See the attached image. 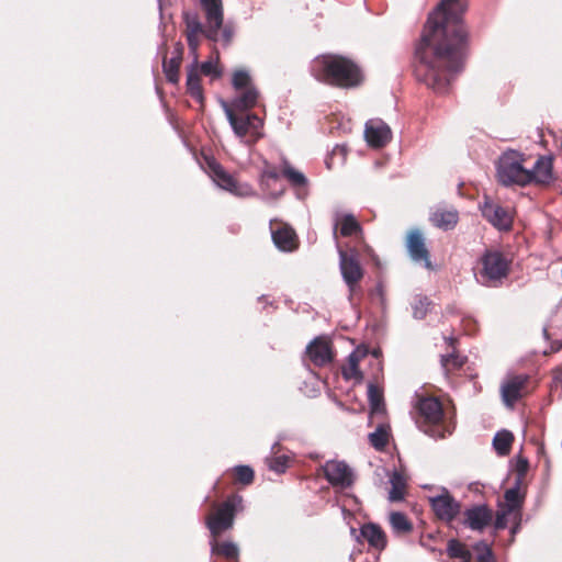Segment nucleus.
Returning a JSON list of instances; mask_svg holds the SVG:
<instances>
[{"label": "nucleus", "instance_id": "obj_26", "mask_svg": "<svg viewBox=\"0 0 562 562\" xmlns=\"http://www.w3.org/2000/svg\"><path fill=\"white\" fill-rule=\"evenodd\" d=\"M187 90L199 102L203 101V90L200 83L199 65L196 57L187 69Z\"/></svg>", "mask_w": 562, "mask_h": 562}, {"label": "nucleus", "instance_id": "obj_27", "mask_svg": "<svg viewBox=\"0 0 562 562\" xmlns=\"http://www.w3.org/2000/svg\"><path fill=\"white\" fill-rule=\"evenodd\" d=\"M340 224V234L342 236H352L362 233V228L359 222L352 214H345L339 217L336 214L335 224H334V238L337 239V227Z\"/></svg>", "mask_w": 562, "mask_h": 562}, {"label": "nucleus", "instance_id": "obj_45", "mask_svg": "<svg viewBox=\"0 0 562 562\" xmlns=\"http://www.w3.org/2000/svg\"><path fill=\"white\" fill-rule=\"evenodd\" d=\"M509 515H514V513H507L506 509L501 508L496 513L495 521H494V528L496 530L505 529L507 526V517Z\"/></svg>", "mask_w": 562, "mask_h": 562}, {"label": "nucleus", "instance_id": "obj_9", "mask_svg": "<svg viewBox=\"0 0 562 562\" xmlns=\"http://www.w3.org/2000/svg\"><path fill=\"white\" fill-rule=\"evenodd\" d=\"M436 517L442 521L451 522L461 513V504L446 487H440V494L428 497Z\"/></svg>", "mask_w": 562, "mask_h": 562}, {"label": "nucleus", "instance_id": "obj_49", "mask_svg": "<svg viewBox=\"0 0 562 562\" xmlns=\"http://www.w3.org/2000/svg\"><path fill=\"white\" fill-rule=\"evenodd\" d=\"M348 362H349V368H350V371H351L352 375L353 376H357V375L360 376L361 374L358 371V358H357V356L353 352L349 355Z\"/></svg>", "mask_w": 562, "mask_h": 562}, {"label": "nucleus", "instance_id": "obj_15", "mask_svg": "<svg viewBox=\"0 0 562 562\" xmlns=\"http://www.w3.org/2000/svg\"><path fill=\"white\" fill-rule=\"evenodd\" d=\"M464 526L471 530H484L493 519L492 509L485 504H479L467 508L463 513Z\"/></svg>", "mask_w": 562, "mask_h": 562}, {"label": "nucleus", "instance_id": "obj_36", "mask_svg": "<svg viewBox=\"0 0 562 562\" xmlns=\"http://www.w3.org/2000/svg\"><path fill=\"white\" fill-rule=\"evenodd\" d=\"M232 86L236 91L254 86L251 76L246 69H237L233 72Z\"/></svg>", "mask_w": 562, "mask_h": 562}, {"label": "nucleus", "instance_id": "obj_5", "mask_svg": "<svg viewBox=\"0 0 562 562\" xmlns=\"http://www.w3.org/2000/svg\"><path fill=\"white\" fill-rule=\"evenodd\" d=\"M525 157L517 150L503 153L496 162V177L505 187L530 184L528 169L524 167Z\"/></svg>", "mask_w": 562, "mask_h": 562}, {"label": "nucleus", "instance_id": "obj_35", "mask_svg": "<svg viewBox=\"0 0 562 562\" xmlns=\"http://www.w3.org/2000/svg\"><path fill=\"white\" fill-rule=\"evenodd\" d=\"M390 524L397 532H409L413 529L412 522L401 512H393L390 515Z\"/></svg>", "mask_w": 562, "mask_h": 562}, {"label": "nucleus", "instance_id": "obj_53", "mask_svg": "<svg viewBox=\"0 0 562 562\" xmlns=\"http://www.w3.org/2000/svg\"><path fill=\"white\" fill-rule=\"evenodd\" d=\"M526 467H527V461H526V460H522V461H521V464H520V467H519V475H518V476H520V477L522 476V473H524V471H525Z\"/></svg>", "mask_w": 562, "mask_h": 562}, {"label": "nucleus", "instance_id": "obj_6", "mask_svg": "<svg viewBox=\"0 0 562 562\" xmlns=\"http://www.w3.org/2000/svg\"><path fill=\"white\" fill-rule=\"evenodd\" d=\"M244 510V499L239 494L227 497L215 510L205 519V525L210 530L212 538H216L223 531L234 526L235 516Z\"/></svg>", "mask_w": 562, "mask_h": 562}, {"label": "nucleus", "instance_id": "obj_55", "mask_svg": "<svg viewBox=\"0 0 562 562\" xmlns=\"http://www.w3.org/2000/svg\"><path fill=\"white\" fill-rule=\"evenodd\" d=\"M542 331H543V337H544L546 339H548V338H549L548 328H547V327H543V330H542Z\"/></svg>", "mask_w": 562, "mask_h": 562}, {"label": "nucleus", "instance_id": "obj_22", "mask_svg": "<svg viewBox=\"0 0 562 562\" xmlns=\"http://www.w3.org/2000/svg\"><path fill=\"white\" fill-rule=\"evenodd\" d=\"M530 183L547 184L552 180V161L550 158L540 156L532 169H528Z\"/></svg>", "mask_w": 562, "mask_h": 562}, {"label": "nucleus", "instance_id": "obj_33", "mask_svg": "<svg viewBox=\"0 0 562 562\" xmlns=\"http://www.w3.org/2000/svg\"><path fill=\"white\" fill-rule=\"evenodd\" d=\"M183 21L187 27V34H203L205 26L201 23L199 16L194 12H183Z\"/></svg>", "mask_w": 562, "mask_h": 562}, {"label": "nucleus", "instance_id": "obj_52", "mask_svg": "<svg viewBox=\"0 0 562 562\" xmlns=\"http://www.w3.org/2000/svg\"><path fill=\"white\" fill-rule=\"evenodd\" d=\"M562 348V341L557 340L553 342L551 347V351H559Z\"/></svg>", "mask_w": 562, "mask_h": 562}, {"label": "nucleus", "instance_id": "obj_31", "mask_svg": "<svg viewBox=\"0 0 562 562\" xmlns=\"http://www.w3.org/2000/svg\"><path fill=\"white\" fill-rule=\"evenodd\" d=\"M514 436L510 431L503 429L496 432L493 439V447L498 456H506L509 453Z\"/></svg>", "mask_w": 562, "mask_h": 562}, {"label": "nucleus", "instance_id": "obj_18", "mask_svg": "<svg viewBox=\"0 0 562 562\" xmlns=\"http://www.w3.org/2000/svg\"><path fill=\"white\" fill-rule=\"evenodd\" d=\"M306 355L317 367H324L333 360L330 346L324 338H315L311 341L306 347Z\"/></svg>", "mask_w": 562, "mask_h": 562}, {"label": "nucleus", "instance_id": "obj_32", "mask_svg": "<svg viewBox=\"0 0 562 562\" xmlns=\"http://www.w3.org/2000/svg\"><path fill=\"white\" fill-rule=\"evenodd\" d=\"M179 56H172L170 59H167L166 56L162 60V70L170 83L179 82V69H180Z\"/></svg>", "mask_w": 562, "mask_h": 562}, {"label": "nucleus", "instance_id": "obj_44", "mask_svg": "<svg viewBox=\"0 0 562 562\" xmlns=\"http://www.w3.org/2000/svg\"><path fill=\"white\" fill-rule=\"evenodd\" d=\"M279 179V173L276 169H272V168H266L262 173H261V177H260V183H261V187L263 189H268L269 188V181L270 180H278Z\"/></svg>", "mask_w": 562, "mask_h": 562}, {"label": "nucleus", "instance_id": "obj_16", "mask_svg": "<svg viewBox=\"0 0 562 562\" xmlns=\"http://www.w3.org/2000/svg\"><path fill=\"white\" fill-rule=\"evenodd\" d=\"M481 212L494 227L498 229H508L512 225V217L509 212L503 206L495 204L490 200H485L481 205Z\"/></svg>", "mask_w": 562, "mask_h": 562}, {"label": "nucleus", "instance_id": "obj_54", "mask_svg": "<svg viewBox=\"0 0 562 562\" xmlns=\"http://www.w3.org/2000/svg\"><path fill=\"white\" fill-rule=\"evenodd\" d=\"M283 193V190L281 189L280 191L276 192V193H271L270 196L276 200L278 199L281 194Z\"/></svg>", "mask_w": 562, "mask_h": 562}, {"label": "nucleus", "instance_id": "obj_30", "mask_svg": "<svg viewBox=\"0 0 562 562\" xmlns=\"http://www.w3.org/2000/svg\"><path fill=\"white\" fill-rule=\"evenodd\" d=\"M390 426L379 423L375 430L369 434V442L376 450H383L389 443Z\"/></svg>", "mask_w": 562, "mask_h": 562}, {"label": "nucleus", "instance_id": "obj_42", "mask_svg": "<svg viewBox=\"0 0 562 562\" xmlns=\"http://www.w3.org/2000/svg\"><path fill=\"white\" fill-rule=\"evenodd\" d=\"M267 465L268 468L278 473H284L288 469L289 458L286 456H279V457H270L267 458Z\"/></svg>", "mask_w": 562, "mask_h": 562}, {"label": "nucleus", "instance_id": "obj_43", "mask_svg": "<svg viewBox=\"0 0 562 562\" xmlns=\"http://www.w3.org/2000/svg\"><path fill=\"white\" fill-rule=\"evenodd\" d=\"M201 72L205 76H212L214 78H220L222 76V70L218 68L217 63L212 60L203 61L200 65Z\"/></svg>", "mask_w": 562, "mask_h": 562}, {"label": "nucleus", "instance_id": "obj_40", "mask_svg": "<svg viewBox=\"0 0 562 562\" xmlns=\"http://www.w3.org/2000/svg\"><path fill=\"white\" fill-rule=\"evenodd\" d=\"M440 363L446 371H449L451 369H459L463 366L464 358L452 351L451 353L442 355Z\"/></svg>", "mask_w": 562, "mask_h": 562}, {"label": "nucleus", "instance_id": "obj_37", "mask_svg": "<svg viewBox=\"0 0 562 562\" xmlns=\"http://www.w3.org/2000/svg\"><path fill=\"white\" fill-rule=\"evenodd\" d=\"M430 301L427 296L418 295L415 297V302L412 305L413 317L415 319H423L428 313Z\"/></svg>", "mask_w": 562, "mask_h": 562}, {"label": "nucleus", "instance_id": "obj_11", "mask_svg": "<svg viewBox=\"0 0 562 562\" xmlns=\"http://www.w3.org/2000/svg\"><path fill=\"white\" fill-rule=\"evenodd\" d=\"M322 469L325 479L334 487L349 488L355 482L353 470L345 461L328 460Z\"/></svg>", "mask_w": 562, "mask_h": 562}, {"label": "nucleus", "instance_id": "obj_29", "mask_svg": "<svg viewBox=\"0 0 562 562\" xmlns=\"http://www.w3.org/2000/svg\"><path fill=\"white\" fill-rule=\"evenodd\" d=\"M212 554L223 555L226 559H237L239 555V548L233 541L217 542L215 538L210 541Z\"/></svg>", "mask_w": 562, "mask_h": 562}, {"label": "nucleus", "instance_id": "obj_3", "mask_svg": "<svg viewBox=\"0 0 562 562\" xmlns=\"http://www.w3.org/2000/svg\"><path fill=\"white\" fill-rule=\"evenodd\" d=\"M204 12V36L211 42H221L223 46L231 45L234 37L232 24H224V7L222 0H199Z\"/></svg>", "mask_w": 562, "mask_h": 562}, {"label": "nucleus", "instance_id": "obj_7", "mask_svg": "<svg viewBox=\"0 0 562 562\" xmlns=\"http://www.w3.org/2000/svg\"><path fill=\"white\" fill-rule=\"evenodd\" d=\"M336 248L339 257V271L349 290V300H351L358 283L363 278V269L359 262L356 248H350L347 251L338 243H336Z\"/></svg>", "mask_w": 562, "mask_h": 562}, {"label": "nucleus", "instance_id": "obj_48", "mask_svg": "<svg viewBox=\"0 0 562 562\" xmlns=\"http://www.w3.org/2000/svg\"><path fill=\"white\" fill-rule=\"evenodd\" d=\"M514 517V524L510 528V536H512V539L510 541L513 542L514 539H515V536L519 532L520 528H521V522H522V514L521 513H515L513 515Z\"/></svg>", "mask_w": 562, "mask_h": 562}, {"label": "nucleus", "instance_id": "obj_13", "mask_svg": "<svg viewBox=\"0 0 562 562\" xmlns=\"http://www.w3.org/2000/svg\"><path fill=\"white\" fill-rule=\"evenodd\" d=\"M406 247L411 259L422 263L425 268L431 269L429 251L425 245V238L418 229H413L407 237Z\"/></svg>", "mask_w": 562, "mask_h": 562}, {"label": "nucleus", "instance_id": "obj_41", "mask_svg": "<svg viewBox=\"0 0 562 562\" xmlns=\"http://www.w3.org/2000/svg\"><path fill=\"white\" fill-rule=\"evenodd\" d=\"M237 481L244 485H249L254 481V470L249 465L239 464L233 468Z\"/></svg>", "mask_w": 562, "mask_h": 562}, {"label": "nucleus", "instance_id": "obj_20", "mask_svg": "<svg viewBox=\"0 0 562 562\" xmlns=\"http://www.w3.org/2000/svg\"><path fill=\"white\" fill-rule=\"evenodd\" d=\"M429 220L434 226L443 231H450L458 224L459 213L454 207L437 206L430 213Z\"/></svg>", "mask_w": 562, "mask_h": 562}, {"label": "nucleus", "instance_id": "obj_34", "mask_svg": "<svg viewBox=\"0 0 562 562\" xmlns=\"http://www.w3.org/2000/svg\"><path fill=\"white\" fill-rule=\"evenodd\" d=\"M447 552L449 557L462 559L464 562H469L472 558L471 552L456 539L448 541Z\"/></svg>", "mask_w": 562, "mask_h": 562}, {"label": "nucleus", "instance_id": "obj_14", "mask_svg": "<svg viewBox=\"0 0 562 562\" xmlns=\"http://www.w3.org/2000/svg\"><path fill=\"white\" fill-rule=\"evenodd\" d=\"M351 536L355 538V540L359 543H361V538L367 540L369 546L375 551L376 553H380L386 546V538L383 530L380 528V526L375 524H366L360 528V531L357 532L355 528L350 529Z\"/></svg>", "mask_w": 562, "mask_h": 562}, {"label": "nucleus", "instance_id": "obj_57", "mask_svg": "<svg viewBox=\"0 0 562 562\" xmlns=\"http://www.w3.org/2000/svg\"><path fill=\"white\" fill-rule=\"evenodd\" d=\"M448 341H449V345H451V346L453 345V339L451 337L448 339Z\"/></svg>", "mask_w": 562, "mask_h": 562}, {"label": "nucleus", "instance_id": "obj_1", "mask_svg": "<svg viewBox=\"0 0 562 562\" xmlns=\"http://www.w3.org/2000/svg\"><path fill=\"white\" fill-rule=\"evenodd\" d=\"M467 4L442 0L429 14L415 48V76L437 94H445L463 70L468 31L463 23Z\"/></svg>", "mask_w": 562, "mask_h": 562}, {"label": "nucleus", "instance_id": "obj_8", "mask_svg": "<svg viewBox=\"0 0 562 562\" xmlns=\"http://www.w3.org/2000/svg\"><path fill=\"white\" fill-rule=\"evenodd\" d=\"M207 165L211 171V177L217 187L240 198L255 195V191L249 183L238 182L214 159L209 160Z\"/></svg>", "mask_w": 562, "mask_h": 562}, {"label": "nucleus", "instance_id": "obj_39", "mask_svg": "<svg viewBox=\"0 0 562 562\" xmlns=\"http://www.w3.org/2000/svg\"><path fill=\"white\" fill-rule=\"evenodd\" d=\"M477 562H495L494 554L490 546L484 541H479L473 546Z\"/></svg>", "mask_w": 562, "mask_h": 562}, {"label": "nucleus", "instance_id": "obj_21", "mask_svg": "<svg viewBox=\"0 0 562 562\" xmlns=\"http://www.w3.org/2000/svg\"><path fill=\"white\" fill-rule=\"evenodd\" d=\"M240 92L228 102L232 111L236 112H248L252 109L259 98V91L255 86L239 90Z\"/></svg>", "mask_w": 562, "mask_h": 562}, {"label": "nucleus", "instance_id": "obj_24", "mask_svg": "<svg viewBox=\"0 0 562 562\" xmlns=\"http://www.w3.org/2000/svg\"><path fill=\"white\" fill-rule=\"evenodd\" d=\"M521 481L522 479L518 476L515 484L504 493L505 504L502 508L506 509L507 513H521L525 499V496L520 493Z\"/></svg>", "mask_w": 562, "mask_h": 562}, {"label": "nucleus", "instance_id": "obj_28", "mask_svg": "<svg viewBox=\"0 0 562 562\" xmlns=\"http://www.w3.org/2000/svg\"><path fill=\"white\" fill-rule=\"evenodd\" d=\"M391 490L389 491V501L402 502L405 497L406 479L398 471H393L390 476Z\"/></svg>", "mask_w": 562, "mask_h": 562}, {"label": "nucleus", "instance_id": "obj_38", "mask_svg": "<svg viewBox=\"0 0 562 562\" xmlns=\"http://www.w3.org/2000/svg\"><path fill=\"white\" fill-rule=\"evenodd\" d=\"M283 176L294 187H303L307 182L306 177L301 171L295 170L293 167H291L286 162L284 164V167H283Z\"/></svg>", "mask_w": 562, "mask_h": 562}, {"label": "nucleus", "instance_id": "obj_17", "mask_svg": "<svg viewBox=\"0 0 562 562\" xmlns=\"http://www.w3.org/2000/svg\"><path fill=\"white\" fill-rule=\"evenodd\" d=\"M273 221L270 222L271 226V237L273 240L274 246L284 252H290L296 249L297 247V237L294 232V229L283 224L282 226L278 227L277 229L272 228Z\"/></svg>", "mask_w": 562, "mask_h": 562}, {"label": "nucleus", "instance_id": "obj_46", "mask_svg": "<svg viewBox=\"0 0 562 562\" xmlns=\"http://www.w3.org/2000/svg\"><path fill=\"white\" fill-rule=\"evenodd\" d=\"M368 555L369 557L363 558L362 553L360 551L351 552L350 560L352 562H379V553H376L375 551H372V552L369 551Z\"/></svg>", "mask_w": 562, "mask_h": 562}, {"label": "nucleus", "instance_id": "obj_50", "mask_svg": "<svg viewBox=\"0 0 562 562\" xmlns=\"http://www.w3.org/2000/svg\"><path fill=\"white\" fill-rule=\"evenodd\" d=\"M182 53H183V46L180 43H178L175 47L172 56H179V61L181 63Z\"/></svg>", "mask_w": 562, "mask_h": 562}, {"label": "nucleus", "instance_id": "obj_58", "mask_svg": "<svg viewBox=\"0 0 562 562\" xmlns=\"http://www.w3.org/2000/svg\"><path fill=\"white\" fill-rule=\"evenodd\" d=\"M425 431L428 434V431H427V430H425ZM429 436H430V437H435L436 435H435L434 432H429Z\"/></svg>", "mask_w": 562, "mask_h": 562}, {"label": "nucleus", "instance_id": "obj_25", "mask_svg": "<svg viewBox=\"0 0 562 562\" xmlns=\"http://www.w3.org/2000/svg\"><path fill=\"white\" fill-rule=\"evenodd\" d=\"M368 400L370 406L369 423H371L374 417H383L385 414L383 394L373 383L368 384Z\"/></svg>", "mask_w": 562, "mask_h": 562}, {"label": "nucleus", "instance_id": "obj_47", "mask_svg": "<svg viewBox=\"0 0 562 562\" xmlns=\"http://www.w3.org/2000/svg\"><path fill=\"white\" fill-rule=\"evenodd\" d=\"M200 34H187V42H188V46H189V49L190 52L193 54L194 58L196 57L198 58V48H199V45H200V42H199V36Z\"/></svg>", "mask_w": 562, "mask_h": 562}, {"label": "nucleus", "instance_id": "obj_4", "mask_svg": "<svg viewBox=\"0 0 562 562\" xmlns=\"http://www.w3.org/2000/svg\"><path fill=\"white\" fill-rule=\"evenodd\" d=\"M221 108L235 134L240 142L252 145L263 136V121L255 113L234 112L228 102L220 99Z\"/></svg>", "mask_w": 562, "mask_h": 562}, {"label": "nucleus", "instance_id": "obj_12", "mask_svg": "<svg viewBox=\"0 0 562 562\" xmlns=\"http://www.w3.org/2000/svg\"><path fill=\"white\" fill-rule=\"evenodd\" d=\"M364 138L370 147L381 148L392 139L390 126L381 119H370L364 125Z\"/></svg>", "mask_w": 562, "mask_h": 562}, {"label": "nucleus", "instance_id": "obj_2", "mask_svg": "<svg viewBox=\"0 0 562 562\" xmlns=\"http://www.w3.org/2000/svg\"><path fill=\"white\" fill-rule=\"evenodd\" d=\"M311 72L318 81L342 88H352L361 82L358 66L337 55L317 56L311 63Z\"/></svg>", "mask_w": 562, "mask_h": 562}, {"label": "nucleus", "instance_id": "obj_51", "mask_svg": "<svg viewBox=\"0 0 562 562\" xmlns=\"http://www.w3.org/2000/svg\"><path fill=\"white\" fill-rule=\"evenodd\" d=\"M283 440V437L281 435L278 436V440L272 445L271 447V452L272 453H276L277 452V448H279L280 446V442Z\"/></svg>", "mask_w": 562, "mask_h": 562}, {"label": "nucleus", "instance_id": "obj_56", "mask_svg": "<svg viewBox=\"0 0 562 562\" xmlns=\"http://www.w3.org/2000/svg\"><path fill=\"white\" fill-rule=\"evenodd\" d=\"M338 148L341 151V154L345 155V148L344 147H338Z\"/></svg>", "mask_w": 562, "mask_h": 562}, {"label": "nucleus", "instance_id": "obj_19", "mask_svg": "<svg viewBox=\"0 0 562 562\" xmlns=\"http://www.w3.org/2000/svg\"><path fill=\"white\" fill-rule=\"evenodd\" d=\"M526 381V376L516 375L502 384V400L507 407L513 408L515 403L521 397V390L525 386Z\"/></svg>", "mask_w": 562, "mask_h": 562}, {"label": "nucleus", "instance_id": "obj_10", "mask_svg": "<svg viewBox=\"0 0 562 562\" xmlns=\"http://www.w3.org/2000/svg\"><path fill=\"white\" fill-rule=\"evenodd\" d=\"M481 277L486 281H499L507 277L509 262L499 251H485L481 257Z\"/></svg>", "mask_w": 562, "mask_h": 562}, {"label": "nucleus", "instance_id": "obj_23", "mask_svg": "<svg viewBox=\"0 0 562 562\" xmlns=\"http://www.w3.org/2000/svg\"><path fill=\"white\" fill-rule=\"evenodd\" d=\"M419 414L430 424L439 423L443 417L441 403L435 397L422 398L418 403Z\"/></svg>", "mask_w": 562, "mask_h": 562}]
</instances>
